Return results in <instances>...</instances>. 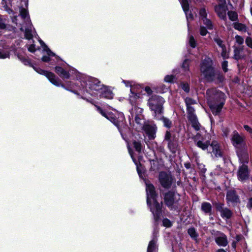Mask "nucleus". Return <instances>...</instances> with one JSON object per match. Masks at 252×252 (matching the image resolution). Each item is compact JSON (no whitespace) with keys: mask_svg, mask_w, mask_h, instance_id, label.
<instances>
[{"mask_svg":"<svg viewBox=\"0 0 252 252\" xmlns=\"http://www.w3.org/2000/svg\"><path fill=\"white\" fill-rule=\"evenodd\" d=\"M92 88L91 92L92 94L90 96H95L98 93L100 94V98L111 99L114 97V94L110 88L102 84L99 80L94 79H89Z\"/></svg>","mask_w":252,"mask_h":252,"instance_id":"7","label":"nucleus"},{"mask_svg":"<svg viewBox=\"0 0 252 252\" xmlns=\"http://www.w3.org/2000/svg\"><path fill=\"white\" fill-rule=\"evenodd\" d=\"M128 150L129 155H130V157L132 159L133 161L134 162L135 165H136V169L137 173L139 176V177L142 179H144V171H143V168L142 167V166L139 164L138 165L137 162L135 158H134V155L133 153L132 152L131 150L128 147Z\"/></svg>","mask_w":252,"mask_h":252,"instance_id":"20","label":"nucleus"},{"mask_svg":"<svg viewBox=\"0 0 252 252\" xmlns=\"http://www.w3.org/2000/svg\"><path fill=\"white\" fill-rule=\"evenodd\" d=\"M122 82L125 85L127 88H130V89L135 88V83L132 80H125L122 79Z\"/></svg>","mask_w":252,"mask_h":252,"instance_id":"35","label":"nucleus"},{"mask_svg":"<svg viewBox=\"0 0 252 252\" xmlns=\"http://www.w3.org/2000/svg\"><path fill=\"white\" fill-rule=\"evenodd\" d=\"M216 252H227L226 251L224 250V249H218Z\"/></svg>","mask_w":252,"mask_h":252,"instance_id":"64","label":"nucleus"},{"mask_svg":"<svg viewBox=\"0 0 252 252\" xmlns=\"http://www.w3.org/2000/svg\"><path fill=\"white\" fill-rule=\"evenodd\" d=\"M201 210L205 214L209 216L212 215V206L210 203L207 202H203L202 203L201 206Z\"/></svg>","mask_w":252,"mask_h":252,"instance_id":"25","label":"nucleus"},{"mask_svg":"<svg viewBox=\"0 0 252 252\" xmlns=\"http://www.w3.org/2000/svg\"><path fill=\"white\" fill-rule=\"evenodd\" d=\"M97 111L103 117L111 122L115 126H116L119 132H120L122 138L125 139L126 132L128 131V128L126 126H124V120L125 119L124 115L122 113L119 112L116 110H114V112H106L100 107L95 105Z\"/></svg>","mask_w":252,"mask_h":252,"instance_id":"5","label":"nucleus"},{"mask_svg":"<svg viewBox=\"0 0 252 252\" xmlns=\"http://www.w3.org/2000/svg\"><path fill=\"white\" fill-rule=\"evenodd\" d=\"M229 131L227 129H225L223 130V134L225 136H227V135L228 134Z\"/></svg>","mask_w":252,"mask_h":252,"instance_id":"62","label":"nucleus"},{"mask_svg":"<svg viewBox=\"0 0 252 252\" xmlns=\"http://www.w3.org/2000/svg\"><path fill=\"white\" fill-rule=\"evenodd\" d=\"M163 225L167 228L172 226V222L168 219L165 218L162 221Z\"/></svg>","mask_w":252,"mask_h":252,"instance_id":"49","label":"nucleus"},{"mask_svg":"<svg viewBox=\"0 0 252 252\" xmlns=\"http://www.w3.org/2000/svg\"><path fill=\"white\" fill-rule=\"evenodd\" d=\"M237 155L239 158L240 162L243 164L248 163L249 161V155L247 152L238 151Z\"/></svg>","mask_w":252,"mask_h":252,"instance_id":"29","label":"nucleus"},{"mask_svg":"<svg viewBox=\"0 0 252 252\" xmlns=\"http://www.w3.org/2000/svg\"><path fill=\"white\" fill-rule=\"evenodd\" d=\"M185 166L187 169H189L191 167V164L189 163H186L185 164Z\"/></svg>","mask_w":252,"mask_h":252,"instance_id":"63","label":"nucleus"},{"mask_svg":"<svg viewBox=\"0 0 252 252\" xmlns=\"http://www.w3.org/2000/svg\"><path fill=\"white\" fill-rule=\"evenodd\" d=\"M143 111V109L140 107L136 106L133 107L130 111V115L128 118L130 124L132 120L134 123L133 126L137 131H143L145 137V142L149 147V142L146 139V136L148 137L149 140H154L156 137L157 127L155 125L145 120L142 114Z\"/></svg>","mask_w":252,"mask_h":252,"instance_id":"2","label":"nucleus"},{"mask_svg":"<svg viewBox=\"0 0 252 252\" xmlns=\"http://www.w3.org/2000/svg\"><path fill=\"white\" fill-rule=\"evenodd\" d=\"M227 61L223 62L222 63V69L223 70V71L225 72H227Z\"/></svg>","mask_w":252,"mask_h":252,"instance_id":"56","label":"nucleus"},{"mask_svg":"<svg viewBox=\"0 0 252 252\" xmlns=\"http://www.w3.org/2000/svg\"><path fill=\"white\" fill-rule=\"evenodd\" d=\"M223 75L219 71H216L214 75V81H216L218 83L221 82L224 80Z\"/></svg>","mask_w":252,"mask_h":252,"instance_id":"36","label":"nucleus"},{"mask_svg":"<svg viewBox=\"0 0 252 252\" xmlns=\"http://www.w3.org/2000/svg\"><path fill=\"white\" fill-rule=\"evenodd\" d=\"M188 233L193 240H197V238L198 235L194 227H190L189 228L188 230Z\"/></svg>","mask_w":252,"mask_h":252,"instance_id":"33","label":"nucleus"},{"mask_svg":"<svg viewBox=\"0 0 252 252\" xmlns=\"http://www.w3.org/2000/svg\"><path fill=\"white\" fill-rule=\"evenodd\" d=\"M208 32L206 29L202 26H201L200 28V34L202 36H205L207 34Z\"/></svg>","mask_w":252,"mask_h":252,"instance_id":"52","label":"nucleus"},{"mask_svg":"<svg viewBox=\"0 0 252 252\" xmlns=\"http://www.w3.org/2000/svg\"><path fill=\"white\" fill-rule=\"evenodd\" d=\"M144 91L146 92V93L148 94V95H151L153 93V91L152 90H151V89L150 88V87L149 86H146L144 88Z\"/></svg>","mask_w":252,"mask_h":252,"instance_id":"55","label":"nucleus"},{"mask_svg":"<svg viewBox=\"0 0 252 252\" xmlns=\"http://www.w3.org/2000/svg\"><path fill=\"white\" fill-rule=\"evenodd\" d=\"M182 6L185 12H187V11L189 10V4L188 0H182L181 2Z\"/></svg>","mask_w":252,"mask_h":252,"instance_id":"44","label":"nucleus"},{"mask_svg":"<svg viewBox=\"0 0 252 252\" xmlns=\"http://www.w3.org/2000/svg\"><path fill=\"white\" fill-rule=\"evenodd\" d=\"M189 10L188 11H187V12H185V13L186 14L187 18L188 20H189V19L192 20L193 18V15L191 13H189Z\"/></svg>","mask_w":252,"mask_h":252,"instance_id":"59","label":"nucleus"},{"mask_svg":"<svg viewBox=\"0 0 252 252\" xmlns=\"http://www.w3.org/2000/svg\"><path fill=\"white\" fill-rule=\"evenodd\" d=\"M215 241L217 244L220 247H226L228 244L226 235L219 231H217L215 234Z\"/></svg>","mask_w":252,"mask_h":252,"instance_id":"16","label":"nucleus"},{"mask_svg":"<svg viewBox=\"0 0 252 252\" xmlns=\"http://www.w3.org/2000/svg\"><path fill=\"white\" fill-rule=\"evenodd\" d=\"M179 87L186 93H188L189 91V87L188 84L181 83L179 85Z\"/></svg>","mask_w":252,"mask_h":252,"instance_id":"47","label":"nucleus"},{"mask_svg":"<svg viewBox=\"0 0 252 252\" xmlns=\"http://www.w3.org/2000/svg\"><path fill=\"white\" fill-rule=\"evenodd\" d=\"M12 21L15 23L17 27H20L21 31L24 32L26 39L30 40L32 38L34 31L27 9H21L19 16L12 17Z\"/></svg>","mask_w":252,"mask_h":252,"instance_id":"4","label":"nucleus"},{"mask_svg":"<svg viewBox=\"0 0 252 252\" xmlns=\"http://www.w3.org/2000/svg\"><path fill=\"white\" fill-rule=\"evenodd\" d=\"M237 176L239 180L241 181H244L249 179V169L246 164H243L239 166Z\"/></svg>","mask_w":252,"mask_h":252,"instance_id":"15","label":"nucleus"},{"mask_svg":"<svg viewBox=\"0 0 252 252\" xmlns=\"http://www.w3.org/2000/svg\"><path fill=\"white\" fill-rule=\"evenodd\" d=\"M28 50L31 52H35L36 50L35 45L34 44L31 45L28 48Z\"/></svg>","mask_w":252,"mask_h":252,"instance_id":"57","label":"nucleus"},{"mask_svg":"<svg viewBox=\"0 0 252 252\" xmlns=\"http://www.w3.org/2000/svg\"><path fill=\"white\" fill-rule=\"evenodd\" d=\"M199 15L200 19L202 21L203 24L206 25V27L209 29H213V25L211 21L207 18V12L204 7L200 8L199 12Z\"/></svg>","mask_w":252,"mask_h":252,"instance_id":"17","label":"nucleus"},{"mask_svg":"<svg viewBox=\"0 0 252 252\" xmlns=\"http://www.w3.org/2000/svg\"><path fill=\"white\" fill-rule=\"evenodd\" d=\"M212 153L216 157H221L222 152L219 143L217 141H213L211 144Z\"/></svg>","mask_w":252,"mask_h":252,"instance_id":"22","label":"nucleus"},{"mask_svg":"<svg viewBox=\"0 0 252 252\" xmlns=\"http://www.w3.org/2000/svg\"><path fill=\"white\" fill-rule=\"evenodd\" d=\"M164 202L165 204L171 209L173 208V192L169 191L165 194Z\"/></svg>","mask_w":252,"mask_h":252,"instance_id":"21","label":"nucleus"},{"mask_svg":"<svg viewBox=\"0 0 252 252\" xmlns=\"http://www.w3.org/2000/svg\"><path fill=\"white\" fill-rule=\"evenodd\" d=\"M157 118L158 119H161L162 121L164 126L165 127H168V128H169L171 127V125H172V122L168 119L163 117H157Z\"/></svg>","mask_w":252,"mask_h":252,"instance_id":"39","label":"nucleus"},{"mask_svg":"<svg viewBox=\"0 0 252 252\" xmlns=\"http://www.w3.org/2000/svg\"><path fill=\"white\" fill-rule=\"evenodd\" d=\"M190 62V61L189 59H186L184 61L182 65V67L185 71H188L189 70Z\"/></svg>","mask_w":252,"mask_h":252,"instance_id":"43","label":"nucleus"},{"mask_svg":"<svg viewBox=\"0 0 252 252\" xmlns=\"http://www.w3.org/2000/svg\"><path fill=\"white\" fill-rule=\"evenodd\" d=\"M246 44L250 48H252V38L250 37H248L246 39Z\"/></svg>","mask_w":252,"mask_h":252,"instance_id":"53","label":"nucleus"},{"mask_svg":"<svg viewBox=\"0 0 252 252\" xmlns=\"http://www.w3.org/2000/svg\"><path fill=\"white\" fill-rule=\"evenodd\" d=\"M40 74L46 76L49 81L57 87H61L65 90L69 91L84 99H88L90 97L91 92L92 85L89 79H94V77L85 76L78 71L71 78L72 80L66 81L65 84H62L55 74L51 72L43 69L36 70Z\"/></svg>","mask_w":252,"mask_h":252,"instance_id":"1","label":"nucleus"},{"mask_svg":"<svg viewBox=\"0 0 252 252\" xmlns=\"http://www.w3.org/2000/svg\"><path fill=\"white\" fill-rule=\"evenodd\" d=\"M151 170L154 171H158L160 165L157 159H153L150 160Z\"/></svg>","mask_w":252,"mask_h":252,"instance_id":"30","label":"nucleus"},{"mask_svg":"<svg viewBox=\"0 0 252 252\" xmlns=\"http://www.w3.org/2000/svg\"><path fill=\"white\" fill-rule=\"evenodd\" d=\"M248 206L250 208H252V198H250L249 199V202L248 204Z\"/></svg>","mask_w":252,"mask_h":252,"instance_id":"61","label":"nucleus"},{"mask_svg":"<svg viewBox=\"0 0 252 252\" xmlns=\"http://www.w3.org/2000/svg\"><path fill=\"white\" fill-rule=\"evenodd\" d=\"M216 210L220 213V216L223 219H229L232 215V212L228 208L224 206V204L220 202L215 204Z\"/></svg>","mask_w":252,"mask_h":252,"instance_id":"13","label":"nucleus"},{"mask_svg":"<svg viewBox=\"0 0 252 252\" xmlns=\"http://www.w3.org/2000/svg\"><path fill=\"white\" fill-rule=\"evenodd\" d=\"M171 136V135L170 132L168 131H167L165 135V140L167 141L168 142V146L169 147V149L170 150L171 152H173V145L171 141L170 140Z\"/></svg>","mask_w":252,"mask_h":252,"instance_id":"31","label":"nucleus"},{"mask_svg":"<svg viewBox=\"0 0 252 252\" xmlns=\"http://www.w3.org/2000/svg\"><path fill=\"white\" fill-rule=\"evenodd\" d=\"M228 10L227 6L221 5H216L215 7V11L217 15L221 19L225 20L226 19V11Z\"/></svg>","mask_w":252,"mask_h":252,"instance_id":"19","label":"nucleus"},{"mask_svg":"<svg viewBox=\"0 0 252 252\" xmlns=\"http://www.w3.org/2000/svg\"><path fill=\"white\" fill-rule=\"evenodd\" d=\"M241 49L240 48H235L234 50V57L236 60H239L241 58L240 55Z\"/></svg>","mask_w":252,"mask_h":252,"instance_id":"45","label":"nucleus"},{"mask_svg":"<svg viewBox=\"0 0 252 252\" xmlns=\"http://www.w3.org/2000/svg\"><path fill=\"white\" fill-rule=\"evenodd\" d=\"M219 5H223V6H227L226 5V0H219Z\"/></svg>","mask_w":252,"mask_h":252,"instance_id":"60","label":"nucleus"},{"mask_svg":"<svg viewBox=\"0 0 252 252\" xmlns=\"http://www.w3.org/2000/svg\"><path fill=\"white\" fill-rule=\"evenodd\" d=\"M214 41L221 48L225 46V45L222 44V41L220 38L218 37L215 38Z\"/></svg>","mask_w":252,"mask_h":252,"instance_id":"50","label":"nucleus"},{"mask_svg":"<svg viewBox=\"0 0 252 252\" xmlns=\"http://www.w3.org/2000/svg\"><path fill=\"white\" fill-rule=\"evenodd\" d=\"M188 43L189 46L193 48H194L196 46V41L192 35H189Z\"/></svg>","mask_w":252,"mask_h":252,"instance_id":"40","label":"nucleus"},{"mask_svg":"<svg viewBox=\"0 0 252 252\" xmlns=\"http://www.w3.org/2000/svg\"><path fill=\"white\" fill-rule=\"evenodd\" d=\"M163 103V98L158 95H153L149 99L148 105L151 110L154 112L155 117L161 113Z\"/></svg>","mask_w":252,"mask_h":252,"instance_id":"9","label":"nucleus"},{"mask_svg":"<svg viewBox=\"0 0 252 252\" xmlns=\"http://www.w3.org/2000/svg\"><path fill=\"white\" fill-rule=\"evenodd\" d=\"M216 70L213 66V61L209 58H205L201 63L200 72L208 82L214 81V75Z\"/></svg>","mask_w":252,"mask_h":252,"instance_id":"8","label":"nucleus"},{"mask_svg":"<svg viewBox=\"0 0 252 252\" xmlns=\"http://www.w3.org/2000/svg\"><path fill=\"white\" fill-rule=\"evenodd\" d=\"M234 28L235 29L237 30L242 32H246L247 31V27L246 26L242 23H235L234 24Z\"/></svg>","mask_w":252,"mask_h":252,"instance_id":"34","label":"nucleus"},{"mask_svg":"<svg viewBox=\"0 0 252 252\" xmlns=\"http://www.w3.org/2000/svg\"><path fill=\"white\" fill-rule=\"evenodd\" d=\"M190 114L188 115V118L192 124V126L196 130L200 129V124L197 121V117L195 114L192 113V111H190Z\"/></svg>","mask_w":252,"mask_h":252,"instance_id":"23","label":"nucleus"},{"mask_svg":"<svg viewBox=\"0 0 252 252\" xmlns=\"http://www.w3.org/2000/svg\"><path fill=\"white\" fill-rule=\"evenodd\" d=\"M164 238L167 243H170L172 248V252H173V241L172 240V236L166 231L165 232Z\"/></svg>","mask_w":252,"mask_h":252,"instance_id":"38","label":"nucleus"},{"mask_svg":"<svg viewBox=\"0 0 252 252\" xmlns=\"http://www.w3.org/2000/svg\"><path fill=\"white\" fill-rule=\"evenodd\" d=\"M10 52L5 49H0V59L9 58Z\"/></svg>","mask_w":252,"mask_h":252,"instance_id":"32","label":"nucleus"},{"mask_svg":"<svg viewBox=\"0 0 252 252\" xmlns=\"http://www.w3.org/2000/svg\"><path fill=\"white\" fill-rule=\"evenodd\" d=\"M208 104L213 114L218 115L225 101V94L216 88L208 89L206 93Z\"/></svg>","mask_w":252,"mask_h":252,"instance_id":"3","label":"nucleus"},{"mask_svg":"<svg viewBox=\"0 0 252 252\" xmlns=\"http://www.w3.org/2000/svg\"><path fill=\"white\" fill-rule=\"evenodd\" d=\"M226 200L227 203H231L235 204L240 202V199L236 190L229 189L227 191Z\"/></svg>","mask_w":252,"mask_h":252,"instance_id":"18","label":"nucleus"},{"mask_svg":"<svg viewBox=\"0 0 252 252\" xmlns=\"http://www.w3.org/2000/svg\"><path fill=\"white\" fill-rule=\"evenodd\" d=\"M17 57H18V59L23 63H24L25 65H29L30 66H32L36 72L39 73L36 70H37V69H41L39 68H36V67L33 66L32 65V64L31 63L30 61L29 60V59L28 58H27V57H26L24 55L18 54L17 55Z\"/></svg>","mask_w":252,"mask_h":252,"instance_id":"28","label":"nucleus"},{"mask_svg":"<svg viewBox=\"0 0 252 252\" xmlns=\"http://www.w3.org/2000/svg\"><path fill=\"white\" fill-rule=\"evenodd\" d=\"M197 146L201 148L202 150L206 149L208 147V144L206 143H203L201 141H198L196 143Z\"/></svg>","mask_w":252,"mask_h":252,"instance_id":"46","label":"nucleus"},{"mask_svg":"<svg viewBox=\"0 0 252 252\" xmlns=\"http://www.w3.org/2000/svg\"><path fill=\"white\" fill-rule=\"evenodd\" d=\"M245 137L244 135H241L236 131L233 132L231 141L232 145L237 149L244 147L245 145Z\"/></svg>","mask_w":252,"mask_h":252,"instance_id":"12","label":"nucleus"},{"mask_svg":"<svg viewBox=\"0 0 252 252\" xmlns=\"http://www.w3.org/2000/svg\"><path fill=\"white\" fill-rule=\"evenodd\" d=\"M133 147L135 150L140 153L142 149V145L140 141H134L133 142Z\"/></svg>","mask_w":252,"mask_h":252,"instance_id":"41","label":"nucleus"},{"mask_svg":"<svg viewBox=\"0 0 252 252\" xmlns=\"http://www.w3.org/2000/svg\"><path fill=\"white\" fill-rule=\"evenodd\" d=\"M157 240L154 238L150 241L147 248V252H158V248L157 245Z\"/></svg>","mask_w":252,"mask_h":252,"instance_id":"27","label":"nucleus"},{"mask_svg":"<svg viewBox=\"0 0 252 252\" xmlns=\"http://www.w3.org/2000/svg\"><path fill=\"white\" fill-rule=\"evenodd\" d=\"M140 98V94L135 92L134 89H130V93L129 94V101L132 105L136 104L137 100Z\"/></svg>","mask_w":252,"mask_h":252,"instance_id":"26","label":"nucleus"},{"mask_svg":"<svg viewBox=\"0 0 252 252\" xmlns=\"http://www.w3.org/2000/svg\"><path fill=\"white\" fill-rule=\"evenodd\" d=\"M39 42L44 53L42 57V61L44 62L50 63L52 65L58 63L61 60L60 57L52 52L42 41L40 40Z\"/></svg>","mask_w":252,"mask_h":252,"instance_id":"10","label":"nucleus"},{"mask_svg":"<svg viewBox=\"0 0 252 252\" xmlns=\"http://www.w3.org/2000/svg\"><path fill=\"white\" fill-rule=\"evenodd\" d=\"M164 81L168 83H172L173 82V75H167L164 77Z\"/></svg>","mask_w":252,"mask_h":252,"instance_id":"48","label":"nucleus"},{"mask_svg":"<svg viewBox=\"0 0 252 252\" xmlns=\"http://www.w3.org/2000/svg\"><path fill=\"white\" fill-rule=\"evenodd\" d=\"M146 185L147 202L154 219L157 221L161 215V205L158 202L154 186L145 182Z\"/></svg>","mask_w":252,"mask_h":252,"instance_id":"6","label":"nucleus"},{"mask_svg":"<svg viewBox=\"0 0 252 252\" xmlns=\"http://www.w3.org/2000/svg\"><path fill=\"white\" fill-rule=\"evenodd\" d=\"M235 39L236 42L240 45L242 44L244 42V39L241 36L238 35H236Z\"/></svg>","mask_w":252,"mask_h":252,"instance_id":"51","label":"nucleus"},{"mask_svg":"<svg viewBox=\"0 0 252 252\" xmlns=\"http://www.w3.org/2000/svg\"><path fill=\"white\" fill-rule=\"evenodd\" d=\"M222 52H221V56L223 58H227L228 55L226 52V49L225 48V46L222 47Z\"/></svg>","mask_w":252,"mask_h":252,"instance_id":"54","label":"nucleus"},{"mask_svg":"<svg viewBox=\"0 0 252 252\" xmlns=\"http://www.w3.org/2000/svg\"><path fill=\"white\" fill-rule=\"evenodd\" d=\"M8 27L6 24L5 19L3 16L0 15V30H8Z\"/></svg>","mask_w":252,"mask_h":252,"instance_id":"37","label":"nucleus"},{"mask_svg":"<svg viewBox=\"0 0 252 252\" xmlns=\"http://www.w3.org/2000/svg\"><path fill=\"white\" fill-rule=\"evenodd\" d=\"M159 180L161 186L164 188H169L172 183L171 175L165 172H161L159 173Z\"/></svg>","mask_w":252,"mask_h":252,"instance_id":"14","label":"nucleus"},{"mask_svg":"<svg viewBox=\"0 0 252 252\" xmlns=\"http://www.w3.org/2000/svg\"><path fill=\"white\" fill-rule=\"evenodd\" d=\"M55 71L63 80L72 78L78 71L75 68L70 66L67 68L60 66H56L55 68Z\"/></svg>","mask_w":252,"mask_h":252,"instance_id":"11","label":"nucleus"},{"mask_svg":"<svg viewBox=\"0 0 252 252\" xmlns=\"http://www.w3.org/2000/svg\"><path fill=\"white\" fill-rule=\"evenodd\" d=\"M228 16L229 19L232 21H235L238 19V15L236 12L232 11H228Z\"/></svg>","mask_w":252,"mask_h":252,"instance_id":"42","label":"nucleus"},{"mask_svg":"<svg viewBox=\"0 0 252 252\" xmlns=\"http://www.w3.org/2000/svg\"><path fill=\"white\" fill-rule=\"evenodd\" d=\"M185 100L187 107L188 115L190 114V111H191L192 113L194 114L195 110L191 105L197 104L196 100L190 97H187Z\"/></svg>","mask_w":252,"mask_h":252,"instance_id":"24","label":"nucleus"},{"mask_svg":"<svg viewBox=\"0 0 252 252\" xmlns=\"http://www.w3.org/2000/svg\"><path fill=\"white\" fill-rule=\"evenodd\" d=\"M244 129L247 131H248L250 133H252V128L250 126H248V125H244Z\"/></svg>","mask_w":252,"mask_h":252,"instance_id":"58","label":"nucleus"}]
</instances>
